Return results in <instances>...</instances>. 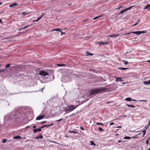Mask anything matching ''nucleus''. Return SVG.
<instances>
[{"label": "nucleus", "instance_id": "nucleus-1", "mask_svg": "<svg viewBox=\"0 0 150 150\" xmlns=\"http://www.w3.org/2000/svg\"><path fill=\"white\" fill-rule=\"evenodd\" d=\"M107 88H97L95 89H92L90 91V95H94L96 93H101L106 91Z\"/></svg>", "mask_w": 150, "mask_h": 150}, {"label": "nucleus", "instance_id": "nucleus-2", "mask_svg": "<svg viewBox=\"0 0 150 150\" xmlns=\"http://www.w3.org/2000/svg\"><path fill=\"white\" fill-rule=\"evenodd\" d=\"M77 107L76 106L69 105L64 108V110L65 112H69L74 110Z\"/></svg>", "mask_w": 150, "mask_h": 150}, {"label": "nucleus", "instance_id": "nucleus-13", "mask_svg": "<svg viewBox=\"0 0 150 150\" xmlns=\"http://www.w3.org/2000/svg\"><path fill=\"white\" fill-rule=\"evenodd\" d=\"M13 139H21V137L19 136H16L13 137Z\"/></svg>", "mask_w": 150, "mask_h": 150}, {"label": "nucleus", "instance_id": "nucleus-7", "mask_svg": "<svg viewBox=\"0 0 150 150\" xmlns=\"http://www.w3.org/2000/svg\"><path fill=\"white\" fill-rule=\"evenodd\" d=\"M45 117V115H39L37 117L36 119V120H41L43 119L44 117Z\"/></svg>", "mask_w": 150, "mask_h": 150}, {"label": "nucleus", "instance_id": "nucleus-39", "mask_svg": "<svg viewBox=\"0 0 150 150\" xmlns=\"http://www.w3.org/2000/svg\"><path fill=\"white\" fill-rule=\"evenodd\" d=\"M5 70V69H0V73L4 72V71Z\"/></svg>", "mask_w": 150, "mask_h": 150}, {"label": "nucleus", "instance_id": "nucleus-14", "mask_svg": "<svg viewBox=\"0 0 150 150\" xmlns=\"http://www.w3.org/2000/svg\"><path fill=\"white\" fill-rule=\"evenodd\" d=\"M45 15V13H44V14H42L41 15V16H40V17H38V20H40V19H41L42 17H43Z\"/></svg>", "mask_w": 150, "mask_h": 150}, {"label": "nucleus", "instance_id": "nucleus-9", "mask_svg": "<svg viewBox=\"0 0 150 150\" xmlns=\"http://www.w3.org/2000/svg\"><path fill=\"white\" fill-rule=\"evenodd\" d=\"M120 34H112L110 35L109 37H117L120 36Z\"/></svg>", "mask_w": 150, "mask_h": 150}, {"label": "nucleus", "instance_id": "nucleus-27", "mask_svg": "<svg viewBox=\"0 0 150 150\" xmlns=\"http://www.w3.org/2000/svg\"><path fill=\"white\" fill-rule=\"evenodd\" d=\"M60 30V29L59 28H57V29H53L52 31H60V30Z\"/></svg>", "mask_w": 150, "mask_h": 150}, {"label": "nucleus", "instance_id": "nucleus-54", "mask_svg": "<svg viewBox=\"0 0 150 150\" xmlns=\"http://www.w3.org/2000/svg\"><path fill=\"white\" fill-rule=\"evenodd\" d=\"M146 62L149 63H150V60H148V61H146Z\"/></svg>", "mask_w": 150, "mask_h": 150}, {"label": "nucleus", "instance_id": "nucleus-62", "mask_svg": "<svg viewBox=\"0 0 150 150\" xmlns=\"http://www.w3.org/2000/svg\"><path fill=\"white\" fill-rule=\"evenodd\" d=\"M118 135V134H116V135Z\"/></svg>", "mask_w": 150, "mask_h": 150}, {"label": "nucleus", "instance_id": "nucleus-21", "mask_svg": "<svg viewBox=\"0 0 150 150\" xmlns=\"http://www.w3.org/2000/svg\"><path fill=\"white\" fill-rule=\"evenodd\" d=\"M53 125V123H52L51 124H50L49 125H45L43 126V127H50L52 126Z\"/></svg>", "mask_w": 150, "mask_h": 150}, {"label": "nucleus", "instance_id": "nucleus-24", "mask_svg": "<svg viewBox=\"0 0 150 150\" xmlns=\"http://www.w3.org/2000/svg\"><path fill=\"white\" fill-rule=\"evenodd\" d=\"M90 142L91 143V145H93V146L96 145V144L94 143V142L93 141H90Z\"/></svg>", "mask_w": 150, "mask_h": 150}, {"label": "nucleus", "instance_id": "nucleus-36", "mask_svg": "<svg viewBox=\"0 0 150 150\" xmlns=\"http://www.w3.org/2000/svg\"><path fill=\"white\" fill-rule=\"evenodd\" d=\"M131 138H132V139H137V138H138V137H137V136H135V137H131Z\"/></svg>", "mask_w": 150, "mask_h": 150}, {"label": "nucleus", "instance_id": "nucleus-26", "mask_svg": "<svg viewBox=\"0 0 150 150\" xmlns=\"http://www.w3.org/2000/svg\"><path fill=\"white\" fill-rule=\"evenodd\" d=\"M98 129L99 130L100 132H103L104 131L103 129L101 127H99L98 128Z\"/></svg>", "mask_w": 150, "mask_h": 150}, {"label": "nucleus", "instance_id": "nucleus-12", "mask_svg": "<svg viewBox=\"0 0 150 150\" xmlns=\"http://www.w3.org/2000/svg\"><path fill=\"white\" fill-rule=\"evenodd\" d=\"M125 100L126 101H136V100H132L131 99V98H126L125 99Z\"/></svg>", "mask_w": 150, "mask_h": 150}, {"label": "nucleus", "instance_id": "nucleus-31", "mask_svg": "<svg viewBox=\"0 0 150 150\" xmlns=\"http://www.w3.org/2000/svg\"><path fill=\"white\" fill-rule=\"evenodd\" d=\"M69 132L70 133H78V132H76L75 131H69Z\"/></svg>", "mask_w": 150, "mask_h": 150}, {"label": "nucleus", "instance_id": "nucleus-60", "mask_svg": "<svg viewBox=\"0 0 150 150\" xmlns=\"http://www.w3.org/2000/svg\"><path fill=\"white\" fill-rule=\"evenodd\" d=\"M140 134V133H139V134H138L137 135H139Z\"/></svg>", "mask_w": 150, "mask_h": 150}, {"label": "nucleus", "instance_id": "nucleus-40", "mask_svg": "<svg viewBox=\"0 0 150 150\" xmlns=\"http://www.w3.org/2000/svg\"><path fill=\"white\" fill-rule=\"evenodd\" d=\"M22 14H23L24 16H25L26 15H27L28 13H25V12H22Z\"/></svg>", "mask_w": 150, "mask_h": 150}, {"label": "nucleus", "instance_id": "nucleus-45", "mask_svg": "<svg viewBox=\"0 0 150 150\" xmlns=\"http://www.w3.org/2000/svg\"><path fill=\"white\" fill-rule=\"evenodd\" d=\"M62 120V119H60L56 121L57 122H59Z\"/></svg>", "mask_w": 150, "mask_h": 150}, {"label": "nucleus", "instance_id": "nucleus-59", "mask_svg": "<svg viewBox=\"0 0 150 150\" xmlns=\"http://www.w3.org/2000/svg\"><path fill=\"white\" fill-rule=\"evenodd\" d=\"M121 127V126H120V127H118L120 128V127Z\"/></svg>", "mask_w": 150, "mask_h": 150}, {"label": "nucleus", "instance_id": "nucleus-18", "mask_svg": "<svg viewBox=\"0 0 150 150\" xmlns=\"http://www.w3.org/2000/svg\"><path fill=\"white\" fill-rule=\"evenodd\" d=\"M57 65L58 67L66 66V65L64 64H57Z\"/></svg>", "mask_w": 150, "mask_h": 150}, {"label": "nucleus", "instance_id": "nucleus-38", "mask_svg": "<svg viewBox=\"0 0 150 150\" xmlns=\"http://www.w3.org/2000/svg\"><path fill=\"white\" fill-rule=\"evenodd\" d=\"M139 20H140L139 19L138 20V21L137 22V23H136L134 24V25H133L135 26V25H136L138 24V23L139 22Z\"/></svg>", "mask_w": 150, "mask_h": 150}, {"label": "nucleus", "instance_id": "nucleus-64", "mask_svg": "<svg viewBox=\"0 0 150 150\" xmlns=\"http://www.w3.org/2000/svg\"><path fill=\"white\" fill-rule=\"evenodd\" d=\"M149 89H150V88H149Z\"/></svg>", "mask_w": 150, "mask_h": 150}, {"label": "nucleus", "instance_id": "nucleus-34", "mask_svg": "<svg viewBox=\"0 0 150 150\" xmlns=\"http://www.w3.org/2000/svg\"><path fill=\"white\" fill-rule=\"evenodd\" d=\"M132 6H131L129 8H126V9H125L126 11H127L128 10H130L132 8Z\"/></svg>", "mask_w": 150, "mask_h": 150}, {"label": "nucleus", "instance_id": "nucleus-28", "mask_svg": "<svg viewBox=\"0 0 150 150\" xmlns=\"http://www.w3.org/2000/svg\"><path fill=\"white\" fill-rule=\"evenodd\" d=\"M124 138L125 139H131V138L129 137H125Z\"/></svg>", "mask_w": 150, "mask_h": 150}, {"label": "nucleus", "instance_id": "nucleus-48", "mask_svg": "<svg viewBox=\"0 0 150 150\" xmlns=\"http://www.w3.org/2000/svg\"><path fill=\"white\" fill-rule=\"evenodd\" d=\"M39 20H38V19L36 20H34L33 21H35V22H38L39 21Z\"/></svg>", "mask_w": 150, "mask_h": 150}, {"label": "nucleus", "instance_id": "nucleus-19", "mask_svg": "<svg viewBox=\"0 0 150 150\" xmlns=\"http://www.w3.org/2000/svg\"><path fill=\"white\" fill-rule=\"evenodd\" d=\"M32 25H28V26H25V27H22L21 28V29H19V30H21V29H26L28 27H30V26Z\"/></svg>", "mask_w": 150, "mask_h": 150}, {"label": "nucleus", "instance_id": "nucleus-30", "mask_svg": "<svg viewBox=\"0 0 150 150\" xmlns=\"http://www.w3.org/2000/svg\"><path fill=\"white\" fill-rule=\"evenodd\" d=\"M126 11V9H125V10H122L121 11H120V13H124Z\"/></svg>", "mask_w": 150, "mask_h": 150}, {"label": "nucleus", "instance_id": "nucleus-17", "mask_svg": "<svg viewBox=\"0 0 150 150\" xmlns=\"http://www.w3.org/2000/svg\"><path fill=\"white\" fill-rule=\"evenodd\" d=\"M17 4L16 3H13L12 4L10 5H9V6L10 7H13L16 6H17Z\"/></svg>", "mask_w": 150, "mask_h": 150}, {"label": "nucleus", "instance_id": "nucleus-41", "mask_svg": "<svg viewBox=\"0 0 150 150\" xmlns=\"http://www.w3.org/2000/svg\"><path fill=\"white\" fill-rule=\"evenodd\" d=\"M46 121H42V122H41L40 123V124H44V123H46Z\"/></svg>", "mask_w": 150, "mask_h": 150}, {"label": "nucleus", "instance_id": "nucleus-20", "mask_svg": "<svg viewBox=\"0 0 150 150\" xmlns=\"http://www.w3.org/2000/svg\"><path fill=\"white\" fill-rule=\"evenodd\" d=\"M102 16L101 15L98 16L96 17H95L94 18H93V19L95 20V19L98 18H99L101 17H102Z\"/></svg>", "mask_w": 150, "mask_h": 150}, {"label": "nucleus", "instance_id": "nucleus-55", "mask_svg": "<svg viewBox=\"0 0 150 150\" xmlns=\"http://www.w3.org/2000/svg\"><path fill=\"white\" fill-rule=\"evenodd\" d=\"M2 22V20L1 19H0V23H1Z\"/></svg>", "mask_w": 150, "mask_h": 150}, {"label": "nucleus", "instance_id": "nucleus-44", "mask_svg": "<svg viewBox=\"0 0 150 150\" xmlns=\"http://www.w3.org/2000/svg\"><path fill=\"white\" fill-rule=\"evenodd\" d=\"M80 128L82 130H84V128L81 126L80 127Z\"/></svg>", "mask_w": 150, "mask_h": 150}, {"label": "nucleus", "instance_id": "nucleus-16", "mask_svg": "<svg viewBox=\"0 0 150 150\" xmlns=\"http://www.w3.org/2000/svg\"><path fill=\"white\" fill-rule=\"evenodd\" d=\"M43 138V137L42 135H39L38 137H35V139H42Z\"/></svg>", "mask_w": 150, "mask_h": 150}, {"label": "nucleus", "instance_id": "nucleus-22", "mask_svg": "<svg viewBox=\"0 0 150 150\" xmlns=\"http://www.w3.org/2000/svg\"><path fill=\"white\" fill-rule=\"evenodd\" d=\"M126 105L128 107H132V108H135V106L132 105H130L128 104H127Z\"/></svg>", "mask_w": 150, "mask_h": 150}, {"label": "nucleus", "instance_id": "nucleus-47", "mask_svg": "<svg viewBox=\"0 0 150 150\" xmlns=\"http://www.w3.org/2000/svg\"><path fill=\"white\" fill-rule=\"evenodd\" d=\"M60 32L61 33V35H62L63 34H65V33H63V32H62L61 31H60Z\"/></svg>", "mask_w": 150, "mask_h": 150}, {"label": "nucleus", "instance_id": "nucleus-4", "mask_svg": "<svg viewBox=\"0 0 150 150\" xmlns=\"http://www.w3.org/2000/svg\"><path fill=\"white\" fill-rule=\"evenodd\" d=\"M146 33V31H134L132 33L135 34L137 35H139L142 33Z\"/></svg>", "mask_w": 150, "mask_h": 150}, {"label": "nucleus", "instance_id": "nucleus-49", "mask_svg": "<svg viewBox=\"0 0 150 150\" xmlns=\"http://www.w3.org/2000/svg\"><path fill=\"white\" fill-rule=\"evenodd\" d=\"M122 6H120L119 7L117 8H118V9H120V8H122Z\"/></svg>", "mask_w": 150, "mask_h": 150}, {"label": "nucleus", "instance_id": "nucleus-8", "mask_svg": "<svg viewBox=\"0 0 150 150\" xmlns=\"http://www.w3.org/2000/svg\"><path fill=\"white\" fill-rule=\"evenodd\" d=\"M150 9V5H148L146 6L144 8V9H147L148 11H149Z\"/></svg>", "mask_w": 150, "mask_h": 150}, {"label": "nucleus", "instance_id": "nucleus-33", "mask_svg": "<svg viewBox=\"0 0 150 150\" xmlns=\"http://www.w3.org/2000/svg\"><path fill=\"white\" fill-rule=\"evenodd\" d=\"M97 125H101L102 126H103L104 124L102 123H99V122H97L96 123Z\"/></svg>", "mask_w": 150, "mask_h": 150}, {"label": "nucleus", "instance_id": "nucleus-61", "mask_svg": "<svg viewBox=\"0 0 150 150\" xmlns=\"http://www.w3.org/2000/svg\"><path fill=\"white\" fill-rule=\"evenodd\" d=\"M148 150H150V148H149V149Z\"/></svg>", "mask_w": 150, "mask_h": 150}, {"label": "nucleus", "instance_id": "nucleus-50", "mask_svg": "<svg viewBox=\"0 0 150 150\" xmlns=\"http://www.w3.org/2000/svg\"><path fill=\"white\" fill-rule=\"evenodd\" d=\"M36 126H34L33 127V128H36Z\"/></svg>", "mask_w": 150, "mask_h": 150}, {"label": "nucleus", "instance_id": "nucleus-32", "mask_svg": "<svg viewBox=\"0 0 150 150\" xmlns=\"http://www.w3.org/2000/svg\"><path fill=\"white\" fill-rule=\"evenodd\" d=\"M142 132H143V137H144V136L146 134V130H143L142 131Z\"/></svg>", "mask_w": 150, "mask_h": 150}, {"label": "nucleus", "instance_id": "nucleus-23", "mask_svg": "<svg viewBox=\"0 0 150 150\" xmlns=\"http://www.w3.org/2000/svg\"><path fill=\"white\" fill-rule=\"evenodd\" d=\"M122 61L124 62V64L125 65H127L128 64V62L124 60H122Z\"/></svg>", "mask_w": 150, "mask_h": 150}, {"label": "nucleus", "instance_id": "nucleus-53", "mask_svg": "<svg viewBox=\"0 0 150 150\" xmlns=\"http://www.w3.org/2000/svg\"><path fill=\"white\" fill-rule=\"evenodd\" d=\"M150 125V121H149V122L148 123V126H149Z\"/></svg>", "mask_w": 150, "mask_h": 150}, {"label": "nucleus", "instance_id": "nucleus-11", "mask_svg": "<svg viewBox=\"0 0 150 150\" xmlns=\"http://www.w3.org/2000/svg\"><path fill=\"white\" fill-rule=\"evenodd\" d=\"M143 83L146 85H150V80H149L148 81H143Z\"/></svg>", "mask_w": 150, "mask_h": 150}, {"label": "nucleus", "instance_id": "nucleus-58", "mask_svg": "<svg viewBox=\"0 0 150 150\" xmlns=\"http://www.w3.org/2000/svg\"><path fill=\"white\" fill-rule=\"evenodd\" d=\"M1 64H0V68L1 67Z\"/></svg>", "mask_w": 150, "mask_h": 150}, {"label": "nucleus", "instance_id": "nucleus-52", "mask_svg": "<svg viewBox=\"0 0 150 150\" xmlns=\"http://www.w3.org/2000/svg\"><path fill=\"white\" fill-rule=\"evenodd\" d=\"M122 141L121 140H119L118 141V143H120Z\"/></svg>", "mask_w": 150, "mask_h": 150}, {"label": "nucleus", "instance_id": "nucleus-15", "mask_svg": "<svg viewBox=\"0 0 150 150\" xmlns=\"http://www.w3.org/2000/svg\"><path fill=\"white\" fill-rule=\"evenodd\" d=\"M116 81L117 82L122 81L121 78L116 76Z\"/></svg>", "mask_w": 150, "mask_h": 150}, {"label": "nucleus", "instance_id": "nucleus-10", "mask_svg": "<svg viewBox=\"0 0 150 150\" xmlns=\"http://www.w3.org/2000/svg\"><path fill=\"white\" fill-rule=\"evenodd\" d=\"M42 130L40 128L34 129H33V131L35 133H36L37 131L40 132Z\"/></svg>", "mask_w": 150, "mask_h": 150}, {"label": "nucleus", "instance_id": "nucleus-6", "mask_svg": "<svg viewBox=\"0 0 150 150\" xmlns=\"http://www.w3.org/2000/svg\"><path fill=\"white\" fill-rule=\"evenodd\" d=\"M98 43H99L101 45H103L108 44L109 43V42L108 41H108L104 42L100 41L99 42H98Z\"/></svg>", "mask_w": 150, "mask_h": 150}, {"label": "nucleus", "instance_id": "nucleus-43", "mask_svg": "<svg viewBox=\"0 0 150 150\" xmlns=\"http://www.w3.org/2000/svg\"><path fill=\"white\" fill-rule=\"evenodd\" d=\"M150 138L148 139L146 142V144H147V145H148L149 144V141H148V140Z\"/></svg>", "mask_w": 150, "mask_h": 150}, {"label": "nucleus", "instance_id": "nucleus-25", "mask_svg": "<svg viewBox=\"0 0 150 150\" xmlns=\"http://www.w3.org/2000/svg\"><path fill=\"white\" fill-rule=\"evenodd\" d=\"M10 64H7L5 66V68H8H8H10Z\"/></svg>", "mask_w": 150, "mask_h": 150}, {"label": "nucleus", "instance_id": "nucleus-35", "mask_svg": "<svg viewBox=\"0 0 150 150\" xmlns=\"http://www.w3.org/2000/svg\"><path fill=\"white\" fill-rule=\"evenodd\" d=\"M6 140L5 139H3L2 140V143H5L6 142Z\"/></svg>", "mask_w": 150, "mask_h": 150}, {"label": "nucleus", "instance_id": "nucleus-56", "mask_svg": "<svg viewBox=\"0 0 150 150\" xmlns=\"http://www.w3.org/2000/svg\"><path fill=\"white\" fill-rule=\"evenodd\" d=\"M2 4V3H0V5Z\"/></svg>", "mask_w": 150, "mask_h": 150}, {"label": "nucleus", "instance_id": "nucleus-51", "mask_svg": "<svg viewBox=\"0 0 150 150\" xmlns=\"http://www.w3.org/2000/svg\"><path fill=\"white\" fill-rule=\"evenodd\" d=\"M44 127H43V126H42V127H40L39 128H40L41 129L42 128H44Z\"/></svg>", "mask_w": 150, "mask_h": 150}, {"label": "nucleus", "instance_id": "nucleus-5", "mask_svg": "<svg viewBox=\"0 0 150 150\" xmlns=\"http://www.w3.org/2000/svg\"><path fill=\"white\" fill-rule=\"evenodd\" d=\"M14 116L15 118H17L18 117H21V115L20 112L17 111L15 112V113L14 114Z\"/></svg>", "mask_w": 150, "mask_h": 150}, {"label": "nucleus", "instance_id": "nucleus-57", "mask_svg": "<svg viewBox=\"0 0 150 150\" xmlns=\"http://www.w3.org/2000/svg\"><path fill=\"white\" fill-rule=\"evenodd\" d=\"M125 83H122V84H125Z\"/></svg>", "mask_w": 150, "mask_h": 150}, {"label": "nucleus", "instance_id": "nucleus-46", "mask_svg": "<svg viewBox=\"0 0 150 150\" xmlns=\"http://www.w3.org/2000/svg\"><path fill=\"white\" fill-rule=\"evenodd\" d=\"M114 122H111V123L110 124V125H114Z\"/></svg>", "mask_w": 150, "mask_h": 150}, {"label": "nucleus", "instance_id": "nucleus-29", "mask_svg": "<svg viewBox=\"0 0 150 150\" xmlns=\"http://www.w3.org/2000/svg\"><path fill=\"white\" fill-rule=\"evenodd\" d=\"M119 69H122L123 70H125L126 69H128V68H123V67H120V68H119Z\"/></svg>", "mask_w": 150, "mask_h": 150}, {"label": "nucleus", "instance_id": "nucleus-42", "mask_svg": "<svg viewBox=\"0 0 150 150\" xmlns=\"http://www.w3.org/2000/svg\"><path fill=\"white\" fill-rule=\"evenodd\" d=\"M139 101H140V102L145 101L146 102H147V100H139Z\"/></svg>", "mask_w": 150, "mask_h": 150}, {"label": "nucleus", "instance_id": "nucleus-63", "mask_svg": "<svg viewBox=\"0 0 150 150\" xmlns=\"http://www.w3.org/2000/svg\"><path fill=\"white\" fill-rule=\"evenodd\" d=\"M110 103V102H108V103Z\"/></svg>", "mask_w": 150, "mask_h": 150}, {"label": "nucleus", "instance_id": "nucleus-3", "mask_svg": "<svg viewBox=\"0 0 150 150\" xmlns=\"http://www.w3.org/2000/svg\"><path fill=\"white\" fill-rule=\"evenodd\" d=\"M39 74H40L41 76H45L48 75V73L45 71H40Z\"/></svg>", "mask_w": 150, "mask_h": 150}, {"label": "nucleus", "instance_id": "nucleus-37", "mask_svg": "<svg viewBox=\"0 0 150 150\" xmlns=\"http://www.w3.org/2000/svg\"><path fill=\"white\" fill-rule=\"evenodd\" d=\"M88 55H91V56H92L93 55V54H92V53H88V52H87V53H86Z\"/></svg>", "mask_w": 150, "mask_h": 150}]
</instances>
